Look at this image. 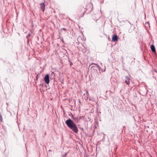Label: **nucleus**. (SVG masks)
Instances as JSON below:
<instances>
[{
    "instance_id": "obj_1",
    "label": "nucleus",
    "mask_w": 157,
    "mask_h": 157,
    "mask_svg": "<svg viewBox=\"0 0 157 157\" xmlns=\"http://www.w3.org/2000/svg\"><path fill=\"white\" fill-rule=\"evenodd\" d=\"M66 123L69 128L75 133H77L78 130L75 123L70 119L66 121Z\"/></svg>"
},
{
    "instance_id": "obj_16",
    "label": "nucleus",
    "mask_w": 157,
    "mask_h": 157,
    "mask_svg": "<svg viewBox=\"0 0 157 157\" xmlns=\"http://www.w3.org/2000/svg\"><path fill=\"white\" fill-rule=\"evenodd\" d=\"M49 151H51V150H49Z\"/></svg>"
},
{
    "instance_id": "obj_3",
    "label": "nucleus",
    "mask_w": 157,
    "mask_h": 157,
    "mask_svg": "<svg viewBox=\"0 0 157 157\" xmlns=\"http://www.w3.org/2000/svg\"><path fill=\"white\" fill-rule=\"evenodd\" d=\"M126 80L125 81V83L127 85H128L130 83V78L129 77L126 76L125 77Z\"/></svg>"
},
{
    "instance_id": "obj_10",
    "label": "nucleus",
    "mask_w": 157,
    "mask_h": 157,
    "mask_svg": "<svg viewBox=\"0 0 157 157\" xmlns=\"http://www.w3.org/2000/svg\"><path fill=\"white\" fill-rule=\"evenodd\" d=\"M67 155V153H65L63 156H65Z\"/></svg>"
},
{
    "instance_id": "obj_8",
    "label": "nucleus",
    "mask_w": 157,
    "mask_h": 157,
    "mask_svg": "<svg viewBox=\"0 0 157 157\" xmlns=\"http://www.w3.org/2000/svg\"><path fill=\"white\" fill-rule=\"evenodd\" d=\"M74 118L75 121H76V120L77 121L78 120V118L77 117H75Z\"/></svg>"
},
{
    "instance_id": "obj_9",
    "label": "nucleus",
    "mask_w": 157,
    "mask_h": 157,
    "mask_svg": "<svg viewBox=\"0 0 157 157\" xmlns=\"http://www.w3.org/2000/svg\"><path fill=\"white\" fill-rule=\"evenodd\" d=\"M39 76H38V75H36V80H37L38 79V78L39 77Z\"/></svg>"
},
{
    "instance_id": "obj_13",
    "label": "nucleus",
    "mask_w": 157,
    "mask_h": 157,
    "mask_svg": "<svg viewBox=\"0 0 157 157\" xmlns=\"http://www.w3.org/2000/svg\"><path fill=\"white\" fill-rule=\"evenodd\" d=\"M72 64V63H71V64Z\"/></svg>"
},
{
    "instance_id": "obj_5",
    "label": "nucleus",
    "mask_w": 157,
    "mask_h": 157,
    "mask_svg": "<svg viewBox=\"0 0 157 157\" xmlns=\"http://www.w3.org/2000/svg\"><path fill=\"white\" fill-rule=\"evenodd\" d=\"M150 48L151 51L153 52H156L155 46L153 45H151L150 46Z\"/></svg>"
},
{
    "instance_id": "obj_11",
    "label": "nucleus",
    "mask_w": 157,
    "mask_h": 157,
    "mask_svg": "<svg viewBox=\"0 0 157 157\" xmlns=\"http://www.w3.org/2000/svg\"><path fill=\"white\" fill-rule=\"evenodd\" d=\"M62 29H63V30H66V29H65V28H62Z\"/></svg>"
},
{
    "instance_id": "obj_2",
    "label": "nucleus",
    "mask_w": 157,
    "mask_h": 157,
    "mask_svg": "<svg viewBox=\"0 0 157 157\" xmlns=\"http://www.w3.org/2000/svg\"><path fill=\"white\" fill-rule=\"evenodd\" d=\"M44 80L45 83L48 84L49 82V75L47 74L45 75L44 78Z\"/></svg>"
},
{
    "instance_id": "obj_15",
    "label": "nucleus",
    "mask_w": 157,
    "mask_h": 157,
    "mask_svg": "<svg viewBox=\"0 0 157 157\" xmlns=\"http://www.w3.org/2000/svg\"><path fill=\"white\" fill-rule=\"evenodd\" d=\"M94 63H92V64H94Z\"/></svg>"
},
{
    "instance_id": "obj_14",
    "label": "nucleus",
    "mask_w": 157,
    "mask_h": 157,
    "mask_svg": "<svg viewBox=\"0 0 157 157\" xmlns=\"http://www.w3.org/2000/svg\"><path fill=\"white\" fill-rule=\"evenodd\" d=\"M72 64V63H71V64Z\"/></svg>"
},
{
    "instance_id": "obj_6",
    "label": "nucleus",
    "mask_w": 157,
    "mask_h": 157,
    "mask_svg": "<svg viewBox=\"0 0 157 157\" xmlns=\"http://www.w3.org/2000/svg\"><path fill=\"white\" fill-rule=\"evenodd\" d=\"M117 35H115L113 36V37L112 38V40L113 41H117Z\"/></svg>"
},
{
    "instance_id": "obj_12",
    "label": "nucleus",
    "mask_w": 157,
    "mask_h": 157,
    "mask_svg": "<svg viewBox=\"0 0 157 157\" xmlns=\"http://www.w3.org/2000/svg\"><path fill=\"white\" fill-rule=\"evenodd\" d=\"M86 93H87V94H88V91H86Z\"/></svg>"
},
{
    "instance_id": "obj_7",
    "label": "nucleus",
    "mask_w": 157,
    "mask_h": 157,
    "mask_svg": "<svg viewBox=\"0 0 157 157\" xmlns=\"http://www.w3.org/2000/svg\"><path fill=\"white\" fill-rule=\"evenodd\" d=\"M96 65H97L96 67H95L94 66H92L91 67V70H97L96 68H97V67H99V66L98 65L95 64Z\"/></svg>"
},
{
    "instance_id": "obj_4",
    "label": "nucleus",
    "mask_w": 157,
    "mask_h": 157,
    "mask_svg": "<svg viewBox=\"0 0 157 157\" xmlns=\"http://www.w3.org/2000/svg\"><path fill=\"white\" fill-rule=\"evenodd\" d=\"M40 5H41V9L42 10L43 12H44L45 10V5L44 2H42Z\"/></svg>"
}]
</instances>
